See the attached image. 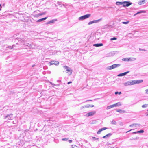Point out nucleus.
I'll return each mask as SVG.
<instances>
[{
  "instance_id": "57",
  "label": "nucleus",
  "mask_w": 148,
  "mask_h": 148,
  "mask_svg": "<svg viewBox=\"0 0 148 148\" xmlns=\"http://www.w3.org/2000/svg\"><path fill=\"white\" fill-rule=\"evenodd\" d=\"M34 65H33L32 66V67H34Z\"/></svg>"
},
{
  "instance_id": "29",
  "label": "nucleus",
  "mask_w": 148,
  "mask_h": 148,
  "mask_svg": "<svg viewBox=\"0 0 148 148\" xmlns=\"http://www.w3.org/2000/svg\"><path fill=\"white\" fill-rule=\"evenodd\" d=\"M116 111L118 112H120V113H121V112H122V110L121 109H119L118 110H116Z\"/></svg>"
},
{
  "instance_id": "14",
  "label": "nucleus",
  "mask_w": 148,
  "mask_h": 148,
  "mask_svg": "<svg viewBox=\"0 0 148 148\" xmlns=\"http://www.w3.org/2000/svg\"><path fill=\"white\" fill-rule=\"evenodd\" d=\"M7 47L9 48L10 49H18V48H15V45H12V46H8Z\"/></svg>"
},
{
  "instance_id": "39",
  "label": "nucleus",
  "mask_w": 148,
  "mask_h": 148,
  "mask_svg": "<svg viewBox=\"0 0 148 148\" xmlns=\"http://www.w3.org/2000/svg\"><path fill=\"white\" fill-rule=\"evenodd\" d=\"M139 50L141 51H145V50L144 49H139Z\"/></svg>"
},
{
  "instance_id": "16",
  "label": "nucleus",
  "mask_w": 148,
  "mask_h": 148,
  "mask_svg": "<svg viewBox=\"0 0 148 148\" xmlns=\"http://www.w3.org/2000/svg\"><path fill=\"white\" fill-rule=\"evenodd\" d=\"M103 45L102 43H97L94 44L93 45V46L95 47H99L100 46H102Z\"/></svg>"
},
{
  "instance_id": "37",
  "label": "nucleus",
  "mask_w": 148,
  "mask_h": 148,
  "mask_svg": "<svg viewBox=\"0 0 148 148\" xmlns=\"http://www.w3.org/2000/svg\"><path fill=\"white\" fill-rule=\"evenodd\" d=\"M129 23V21L122 22L124 24H127Z\"/></svg>"
},
{
  "instance_id": "19",
  "label": "nucleus",
  "mask_w": 148,
  "mask_h": 148,
  "mask_svg": "<svg viewBox=\"0 0 148 148\" xmlns=\"http://www.w3.org/2000/svg\"><path fill=\"white\" fill-rule=\"evenodd\" d=\"M112 134L111 133H108V134H107V135H106L103 136V138H106L108 137H110L112 135Z\"/></svg>"
},
{
  "instance_id": "23",
  "label": "nucleus",
  "mask_w": 148,
  "mask_h": 148,
  "mask_svg": "<svg viewBox=\"0 0 148 148\" xmlns=\"http://www.w3.org/2000/svg\"><path fill=\"white\" fill-rule=\"evenodd\" d=\"M116 5H123V2H117L116 3Z\"/></svg>"
},
{
  "instance_id": "34",
  "label": "nucleus",
  "mask_w": 148,
  "mask_h": 148,
  "mask_svg": "<svg viewBox=\"0 0 148 148\" xmlns=\"http://www.w3.org/2000/svg\"><path fill=\"white\" fill-rule=\"evenodd\" d=\"M93 23H94L93 21L89 22L88 23V25H90Z\"/></svg>"
},
{
  "instance_id": "40",
  "label": "nucleus",
  "mask_w": 148,
  "mask_h": 148,
  "mask_svg": "<svg viewBox=\"0 0 148 148\" xmlns=\"http://www.w3.org/2000/svg\"><path fill=\"white\" fill-rule=\"evenodd\" d=\"M50 83L52 85H54V86H56V85H56V84H55L53 83H52V82H50Z\"/></svg>"
},
{
  "instance_id": "32",
  "label": "nucleus",
  "mask_w": 148,
  "mask_h": 148,
  "mask_svg": "<svg viewBox=\"0 0 148 148\" xmlns=\"http://www.w3.org/2000/svg\"><path fill=\"white\" fill-rule=\"evenodd\" d=\"M102 131V130L101 129H100L97 132V134H99Z\"/></svg>"
},
{
  "instance_id": "50",
  "label": "nucleus",
  "mask_w": 148,
  "mask_h": 148,
  "mask_svg": "<svg viewBox=\"0 0 148 148\" xmlns=\"http://www.w3.org/2000/svg\"><path fill=\"white\" fill-rule=\"evenodd\" d=\"M1 4H0V11L1 10Z\"/></svg>"
},
{
  "instance_id": "8",
  "label": "nucleus",
  "mask_w": 148,
  "mask_h": 148,
  "mask_svg": "<svg viewBox=\"0 0 148 148\" xmlns=\"http://www.w3.org/2000/svg\"><path fill=\"white\" fill-rule=\"evenodd\" d=\"M132 4V3L130 1H124L123 7H128Z\"/></svg>"
},
{
  "instance_id": "38",
  "label": "nucleus",
  "mask_w": 148,
  "mask_h": 148,
  "mask_svg": "<svg viewBox=\"0 0 148 148\" xmlns=\"http://www.w3.org/2000/svg\"><path fill=\"white\" fill-rule=\"evenodd\" d=\"M107 129H108L107 128L105 127H103V128H101V129L102 130V131H103V130H106Z\"/></svg>"
},
{
  "instance_id": "4",
  "label": "nucleus",
  "mask_w": 148,
  "mask_h": 148,
  "mask_svg": "<svg viewBox=\"0 0 148 148\" xmlns=\"http://www.w3.org/2000/svg\"><path fill=\"white\" fill-rule=\"evenodd\" d=\"M63 67L64 69H66V71H67V73H69V75L71 74L72 73V70L70 67L66 66H64Z\"/></svg>"
},
{
  "instance_id": "46",
  "label": "nucleus",
  "mask_w": 148,
  "mask_h": 148,
  "mask_svg": "<svg viewBox=\"0 0 148 148\" xmlns=\"http://www.w3.org/2000/svg\"><path fill=\"white\" fill-rule=\"evenodd\" d=\"M72 83V82H71V81H70V82H68V83H67V84H70L71 83Z\"/></svg>"
},
{
  "instance_id": "27",
  "label": "nucleus",
  "mask_w": 148,
  "mask_h": 148,
  "mask_svg": "<svg viewBox=\"0 0 148 148\" xmlns=\"http://www.w3.org/2000/svg\"><path fill=\"white\" fill-rule=\"evenodd\" d=\"M92 140L95 141L97 140H98V141L99 140V138H96L95 137H92Z\"/></svg>"
},
{
  "instance_id": "41",
  "label": "nucleus",
  "mask_w": 148,
  "mask_h": 148,
  "mask_svg": "<svg viewBox=\"0 0 148 148\" xmlns=\"http://www.w3.org/2000/svg\"><path fill=\"white\" fill-rule=\"evenodd\" d=\"M90 105H89V106L86 105V106H84L85 108H88L89 107H90Z\"/></svg>"
},
{
  "instance_id": "13",
  "label": "nucleus",
  "mask_w": 148,
  "mask_h": 148,
  "mask_svg": "<svg viewBox=\"0 0 148 148\" xmlns=\"http://www.w3.org/2000/svg\"><path fill=\"white\" fill-rule=\"evenodd\" d=\"M130 72L129 71L126 72H125L120 73L118 75V76L119 77H121L125 75L126 74H127Z\"/></svg>"
},
{
  "instance_id": "54",
  "label": "nucleus",
  "mask_w": 148,
  "mask_h": 148,
  "mask_svg": "<svg viewBox=\"0 0 148 148\" xmlns=\"http://www.w3.org/2000/svg\"><path fill=\"white\" fill-rule=\"evenodd\" d=\"M121 92H118V94H119V95H120L121 94Z\"/></svg>"
},
{
  "instance_id": "1",
  "label": "nucleus",
  "mask_w": 148,
  "mask_h": 148,
  "mask_svg": "<svg viewBox=\"0 0 148 148\" xmlns=\"http://www.w3.org/2000/svg\"><path fill=\"white\" fill-rule=\"evenodd\" d=\"M17 36H19V37H17L16 39L18 40L19 43H21V45H26L27 44L26 43V37L23 34L21 33L18 34Z\"/></svg>"
},
{
  "instance_id": "12",
  "label": "nucleus",
  "mask_w": 148,
  "mask_h": 148,
  "mask_svg": "<svg viewBox=\"0 0 148 148\" xmlns=\"http://www.w3.org/2000/svg\"><path fill=\"white\" fill-rule=\"evenodd\" d=\"M95 113L96 112L95 111L91 112L88 113L87 114V115L88 116H92L94 115V114H95Z\"/></svg>"
},
{
  "instance_id": "31",
  "label": "nucleus",
  "mask_w": 148,
  "mask_h": 148,
  "mask_svg": "<svg viewBox=\"0 0 148 148\" xmlns=\"http://www.w3.org/2000/svg\"><path fill=\"white\" fill-rule=\"evenodd\" d=\"M111 123L112 124H114V125H115L116 124V121L114 120H112V121Z\"/></svg>"
},
{
  "instance_id": "24",
  "label": "nucleus",
  "mask_w": 148,
  "mask_h": 148,
  "mask_svg": "<svg viewBox=\"0 0 148 148\" xmlns=\"http://www.w3.org/2000/svg\"><path fill=\"white\" fill-rule=\"evenodd\" d=\"M102 20V18H100L99 19L97 20H93V23H98L99 22L101 21Z\"/></svg>"
},
{
  "instance_id": "9",
  "label": "nucleus",
  "mask_w": 148,
  "mask_h": 148,
  "mask_svg": "<svg viewBox=\"0 0 148 148\" xmlns=\"http://www.w3.org/2000/svg\"><path fill=\"white\" fill-rule=\"evenodd\" d=\"M141 126V125L138 123H134L131 124L130 126V127H139Z\"/></svg>"
},
{
  "instance_id": "17",
  "label": "nucleus",
  "mask_w": 148,
  "mask_h": 148,
  "mask_svg": "<svg viewBox=\"0 0 148 148\" xmlns=\"http://www.w3.org/2000/svg\"><path fill=\"white\" fill-rule=\"evenodd\" d=\"M47 18V17H45L44 18L39 19L37 20L36 21V22H37V23L38 22H41V21H43L44 20H46Z\"/></svg>"
},
{
  "instance_id": "44",
  "label": "nucleus",
  "mask_w": 148,
  "mask_h": 148,
  "mask_svg": "<svg viewBox=\"0 0 148 148\" xmlns=\"http://www.w3.org/2000/svg\"><path fill=\"white\" fill-rule=\"evenodd\" d=\"M137 133H138V132H137V131L136 132H134L132 133L133 134H136Z\"/></svg>"
},
{
  "instance_id": "53",
  "label": "nucleus",
  "mask_w": 148,
  "mask_h": 148,
  "mask_svg": "<svg viewBox=\"0 0 148 148\" xmlns=\"http://www.w3.org/2000/svg\"><path fill=\"white\" fill-rule=\"evenodd\" d=\"M57 82L59 83L60 82H61V81L60 80H58L57 81Z\"/></svg>"
},
{
  "instance_id": "20",
  "label": "nucleus",
  "mask_w": 148,
  "mask_h": 148,
  "mask_svg": "<svg viewBox=\"0 0 148 148\" xmlns=\"http://www.w3.org/2000/svg\"><path fill=\"white\" fill-rule=\"evenodd\" d=\"M145 0H142L138 2V4L139 5H141L145 3Z\"/></svg>"
},
{
  "instance_id": "43",
  "label": "nucleus",
  "mask_w": 148,
  "mask_h": 148,
  "mask_svg": "<svg viewBox=\"0 0 148 148\" xmlns=\"http://www.w3.org/2000/svg\"><path fill=\"white\" fill-rule=\"evenodd\" d=\"M68 141L70 143H71L72 142V140H69Z\"/></svg>"
},
{
  "instance_id": "56",
  "label": "nucleus",
  "mask_w": 148,
  "mask_h": 148,
  "mask_svg": "<svg viewBox=\"0 0 148 148\" xmlns=\"http://www.w3.org/2000/svg\"><path fill=\"white\" fill-rule=\"evenodd\" d=\"M146 116H148V113L147 114V113H146Z\"/></svg>"
},
{
  "instance_id": "47",
  "label": "nucleus",
  "mask_w": 148,
  "mask_h": 148,
  "mask_svg": "<svg viewBox=\"0 0 148 148\" xmlns=\"http://www.w3.org/2000/svg\"><path fill=\"white\" fill-rule=\"evenodd\" d=\"M126 112V111L125 110H122V113H125Z\"/></svg>"
},
{
  "instance_id": "28",
  "label": "nucleus",
  "mask_w": 148,
  "mask_h": 148,
  "mask_svg": "<svg viewBox=\"0 0 148 148\" xmlns=\"http://www.w3.org/2000/svg\"><path fill=\"white\" fill-rule=\"evenodd\" d=\"M45 14V13H44V12H43V13H39L38 15V16H40L44 15Z\"/></svg>"
},
{
  "instance_id": "55",
  "label": "nucleus",
  "mask_w": 148,
  "mask_h": 148,
  "mask_svg": "<svg viewBox=\"0 0 148 148\" xmlns=\"http://www.w3.org/2000/svg\"><path fill=\"white\" fill-rule=\"evenodd\" d=\"M132 130H130L128 131L127 132H126V133H127V132H130V131H131Z\"/></svg>"
},
{
  "instance_id": "10",
  "label": "nucleus",
  "mask_w": 148,
  "mask_h": 148,
  "mask_svg": "<svg viewBox=\"0 0 148 148\" xmlns=\"http://www.w3.org/2000/svg\"><path fill=\"white\" fill-rule=\"evenodd\" d=\"M57 21V19H53L46 23V24L48 25L51 23H54L55 21Z\"/></svg>"
},
{
  "instance_id": "48",
  "label": "nucleus",
  "mask_w": 148,
  "mask_h": 148,
  "mask_svg": "<svg viewBox=\"0 0 148 148\" xmlns=\"http://www.w3.org/2000/svg\"><path fill=\"white\" fill-rule=\"evenodd\" d=\"M85 108V107H84V106H82V107H81V109H82V108Z\"/></svg>"
},
{
  "instance_id": "21",
  "label": "nucleus",
  "mask_w": 148,
  "mask_h": 148,
  "mask_svg": "<svg viewBox=\"0 0 148 148\" xmlns=\"http://www.w3.org/2000/svg\"><path fill=\"white\" fill-rule=\"evenodd\" d=\"M130 58H126L122 59V60L125 61H128L130 60Z\"/></svg>"
},
{
  "instance_id": "11",
  "label": "nucleus",
  "mask_w": 148,
  "mask_h": 148,
  "mask_svg": "<svg viewBox=\"0 0 148 148\" xmlns=\"http://www.w3.org/2000/svg\"><path fill=\"white\" fill-rule=\"evenodd\" d=\"M22 45H21V43L19 44L18 43H16V44H14L13 45H15V48H18V49L21 48Z\"/></svg>"
},
{
  "instance_id": "15",
  "label": "nucleus",
  "mask_w": 148,
  "mask_h": 148,
  "mask_svg": "<svg viewBox=\"0 0 148 148\" xmlns=\"http://www.w3.org/2000/svg\"><path fill=\"white\" fill-rule=\"evenodd\" d=\"M133 81H134L135 84H138L139 83H141L143 82V80H133Z\"/></svg>"
},
{
  "instance_id": "30",
  "label": "nucleus",
  "mask_w": 148,
  "mask_h": 148,
  "mask_svg": "<svg viewBox=\"0 0 148 148\" xmlns=\"http://www.w3.org/2000/svg\"><path fill=\"white\" fill-rule=\"evenodd\" d=\"M144 132V131L143 130H141L137 131V132H138V133H142Z\"/></svg>"
},
{
  "instance_id": "5",
  "label": "nucleus",
  "mask_w": 148,
  "mask_h": 148,
  "mask_svg": "<svg viewBox=\"0 0 148 148\" xmlns=\"http://www.w3.org/2000/svg\"><path fill=\"white\" fill-rule=\"evenodd\" d=\"M124 86L131 85L135 84L134 81L133 80L129 81L123 83Z\"/></svg>"
},
{
  "instance_id": "51",
  "label": "nucleus",
  "mask_w": 148,
  "mask_h": 148,
  "mask_svg": "<svg viewBox=\"0 0 148 148\" xmlns=\"http://www.w3.org/2000/svg\"><path fill=\"white\" fill-rule=\"evenodd\" d=\"M90 106L91 107H93L94 106L93 105H91V106Z\"/></svg>"
},
{
  "instance_id": "3",
  "label": "nucleus",
  "mask_w": 148,
  "mask_h": 148,
  "mask_svg": "<svg viewBox=\"0 0 148 148\" xmlns=\"http://www.w3.org/2000/svg\"><path fill=\"white\" fill-rule=\"evenodd\" d=\"M121 65V64H113L111 66H108L107 67V69L108 70H111L112 69H113L117 67H118L119 66Z\"/></svg>"
},
{
  "instance_id": "45",
  "label": "nucleus",
  "mask_w": 148,
  "mask_h": 148,
  "mask_svg": "<svg viewBox=\"0 0 148 148\" xmlns=\"http://www.w3.org/2000/svg\"><path fill=\"white\" fill-rule=\"evenodd\" d=\"M92 101V100H87L86 101V102H88V101Z\"/></svg>"
},
{
  "instance_id": "33",
  "label": "nucleus",
  "mask_w": 148,
  "mask_h": 148,
  "mask_svg": "<svg viewBox=\"0 0 148 148\" xmlns=\"http://www.w3.org/2000/svg\"><path fill=\"white\" fill-rule=\"evenodd\" d=\"M68 139L66 138H62V141H67Z\"/></svg>"
},
{
  "instance_id": "18",
  "label": "nucleus",
  "mask_w": 148,
  "mask_h": 148,
  "mask_svg": "<svg viewBox=\"0 0 148 148\" xmlns=\"http://www.w3.org/2000/svg\"><path fill=\"white\" fill-rule=\"evenodd\" d=\"M145 12H146V11H145L141 10L140 11L138 12L137 13H136L135 14H134V16H135L137 15V14H140V13H145Z\"/></svg>"
},
{
  "instance_id": "26",
  "label": "nucleus",
  "mask_w": 148,
  "mask_h": 148,
  "mask_svg": "<svg viewBox=\"0 0 148 148\" xmlns=\"http://www.w3.org/2000/svg\"><path fill=\"white\" fill-rule=\"evenodd\" d=\"M71 148H79L78 147L75 145H72Z\"/></svg>"
},
{
  "instance_id": "35",
  "label": "nucleus",
  "mask_w": 148,
  "mask_h": 148,
  "mask_svg": "<svg viewBox=\"0 0 148 148\" xmlns=\"http://www.w3.org/2000/svg\"><path fill=\"white\" fill-rule=\"evenodd\" d=\"M117 39V38L116 37H113L112 38L110 39V40H116Z\"/></svg>"
},
{
  "instance_id": "6",
  "label": "nucleus",
  "mask_w": 148,
  "mask_h": 148,
  "mask_svg": "<svg viewBox=\"0 0 148 148\" xmlns=\"http://www.w3.org/2000/svg\"><path fill=\"white\" fill-rule=\"evenodd\" d=\"M12 118L13 114H10L6 115L4 119L7 121H8V120H12Z\"/></svg>"
},
{
  "instance_id": "49",
  "label": "nucleus",
  "mask_w": 148,
  "mask_h": 148,
  "mask_svg": "<svg viewBox=\"0 0 148 148\" xmlns=\"http://www.w3.org/2000/svg\"><path fill=\"white\" fill-rule=\"evenodd\" d=\"M118 94V92H115V95H117Z\"/></svg>"
},
{
  "instance_id": "25",
  "label": "nucleus",
  "mask_w": 148,
  "mask_h": 148,
  "mask_svg": "<svg viewBox=\"0 0 148 148\" xmlns=\"http://www.w3.org/2000/svg\"><path fill=\"white\" fill-rule=\"evenodd\" d=\"M113 107H114L113 105H111L110 106H108L107 107L106 109H109L111 108H112Z\"/></svg>"
},
{
  "instance_id": "42",
  "label": "nucleus",
  "mask_w": 148,
  "mask_h": 148,
  "mask_svg": "<svg viewBox=\"0 0 148 148\" xmlns=\"http://www.w3.org/2000/svg\"><path fill=\"white\" fill-rule=\"evenodd\" d=\"M145 92L146 93L148 94V89L145 90Z\"/></svg>"
},
{
  "instance_id": "7",
  "label": "nucleus",
  "mask_w": 148,
  "mask_h": 148,
  "mask_svg": "<svg viewBox=\"0 0 148 148\" xmlns=\"http://www.w3.org/2000/svg\"><path fill=\"white\" fill-rule=\"evenodd\" d=\"M59 63L58 61H52L49 63V65H58L59 64Z\"/></svg>"
},
{
  "instance_id": "22",
  "label": "nucleus",
  "mask_w": 148,
  "mask_h": 148,
  "mask_svg": "<svg viewBox=\"0 0 148 148\" xmlns=\"http://www.w3.org/2000/svg\"><path fill=\"white\" fill-rule=\"evenodd\" d=\"M113 105L114 107H116V106H119L121 105V104H120V102L117 103H116L115 104H114Z\"/></svg>"
},
{
  "instance_id": "36",
  "label": "nucleus",
  "mask_w": 148,
  "mask_h": 148,
  "mask_svg": "<svg viewBox=\"0 0 148 148\" xmlns=\"http://www.w3.org/2000/svg\"><path fill=\"white\" fill-rule=\"evenodd\" d=\"M147 104H144V105H143L142 106V108L146 107L147 106Z\"/></svg>"
},
{
  "instance_id": "52",
  "label": "nucleus",
  "mask_w": 148,
  "mask_h": 148,
  "mask_svg": "<svg viewBox=\"0 0 148 148\" xmlns=\"http://www.w3.org/2000/svg\"><path fill=\"white\" fill-rule=\"evenodd\" d=\"M28 45H27L28 46H31V44H29V43H28Z\"/></svg>"
},
{
  "instance_id": "2",
  "label": "nucleus",
  "mask_w": 148,
  "mask_h": 148,
  "mask_svg": "<svg viewBox=\"0 0 148 148\" xmlns=\"http://www.w3.org/2000/svg\"><path fill=\"white\" fill-rule=\"evenodd\" d=\"M90 15H91L89 14L84 15L79 17V20L81 21L83 20L88 18L90 16Z\"/></svg>"
}]
</instances>
